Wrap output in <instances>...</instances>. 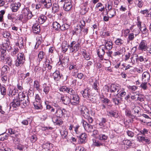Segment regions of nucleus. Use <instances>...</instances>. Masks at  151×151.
Instances as JSON below:
<instances>
[{"instance_id":"nucleus-11","label":"nucleus","mask_w":151,"mask_h":151,"mask_svg":"<svg viewBox=\"0 0 151 151\" xmlns=\"http://www.w3.org/2000/svg\"><path fill=\"white\" fill-rule=\"evenodd\" d=\"M80 111L81 114L84 118H87V117H88L87 116L90 114L88 109L85 106H83L81 107Z\"/></svg>"},{"instance_id":"nucleus-17","label":"nucleus","mask_w":151,"mask_h":151,"mask_svg":"<svg viewBox=\"0 0 151 151\" xmlns=\"http://www.w3.org/2000/svg\"><path fill=\"white\" fill-rule=\"evenodd\" d=\"M87 135L85 133H82L79 136V142L80 144L85 143L86 140Z\"/></svg>"},{"instance_id":"nucleus-15","label":"nucleus","mask_w":151,"mask_h":151,"mask_svg":"<svg viewBox=\"0 0 151 151\" xmlns=\"http://www.w3.org/2000/svg\"><path fill=\"white\" fill-rule=\"evenodd\" d=\"M52 120L55 124L60 126L63 123L62 120L61 119L60 117H56L52 118Z\"/></svg>"},{"instance_id":"nucleus-29","label":"nucleus","mask_w":151,"mask_h":151,"mask_svg":"<svg viewBox=\"0 0 151 151\" xmlns=\"http://www.w3.org/2000/svg\"><path fill=\"white\" fill-rule=\"evenodd\" d=\"M47 19L46 17L44 15H41L38 18V22L40 24L44 23Z\"/></svg>"},{"instance_id":"nucleus-47","label":"nucleus","mask_w":151,"mask_h":151,"mask_svg":"<svg viewBox=\"0 0 151 151\" xmlns=\"http://www.w3.org/2000/svg\"><path fill=\"white\" fill-rule=\"evenodd\" d=\"M124 43V41L120 38H117L115 41V44L117 45H121L123 44Z\"/></svg>"},{"instance_id":"nucleus-59","label":"nucleus","mask_w":151,"mask_h":151,"mask_svg":"<svg viewBox=\"0 0 151 151\" xmlns=\"http://www.w3.org/2000/svg\"><path fill=\"white\" fill-rule=\"evenodd\" d=\"M18 51V48H15L14 50L12 52L11 55L14 57L16 56Z\"/></svg>"},{"instance_id":"nucleus-34","label":"nucleus","mask_w":151,"mask_h":151,"mask_svg":"<svg viewBox=\"0 0 151 151\" xmlns=\"http://www.w3.org/2000/svg\"><path fill=\"white\" fill-rule=\"evenodd\" d=\"M105 51L104 49L100 47L98 50V54L99 58H101L105 54Z\"/></svg>"},{"instance_id":"nucleus-14","label":"nucleus","mask_w":151,"mask_h":151,"mask_svg":"<svg viewBox=\"0 0 151 151\" xmlns=\"http://www.w3.org/2000/svg\"><path fill=\"white\" fill-rule=\"evenodd\" d=\"M20 100L15 99H13V101L11 103L10 105V108L12 107L13 108H17V107L20 106Z\"/></svg>"},{"instance_id":"nucleus-7","label":"nucleus","mask_w":151,"mask_h":151,"mask_svg":"<svg viewBox=\"0 0 151 151\" xmlns=\"http://www.w3.org/2000/svg\"><path fill=\"white\" fill-rule=\"evenodd\" d=\"M147 48L146 41L145 40H142L139 44L138 49L142 51H145Z\"/></svg>"},{"instance_id":"nucleus-43","label":"nucleus","mask_w":151,"mask_h":151,"mask_svg":"<svg viewBox=\"0 0 151 151\" xmlns=\"http://www.w3.org/2000/svg\"><path fill=\"white\" fill-rule=\"evenodd\" d=\"M146 81L142 82L140 85V87L144 90H146L147 88V83Z\"/></svg>"},{"instance_id":"nucleus-1","label":"nucleus","mask_w":151,"mask_h":151,"mask_svg":"<svg viewBox=\"0 0 151 151\" xmlns=\"http://www.w3.org/2000/svg\"><path fill=\"white\" fill-rule=\"evenodd\" d=\"M17 58L15 61V65L17 66H20L24 63L25 57L23 54L19 53L17 55Z\"/></svg>"},{"instance_id":"nucleus-40","label":"nucleus","mask_w":151,"mask_h":151,"mask_svg":"<svg viewBox=\"0 0 151 151\" xmlns=\"http://www.w3.org/2000/svg\"><path fill=\"white\" fill-rule=\"evenodd\" d=\"M8 135V134H7L5 133L0 134V137H1L0 138V140L3 141L5 139H7Z\"/></svg>"},{"instance_id":"nucleus-27","label":"nucleus","mask_w":151,"mask_h":151,"mask_svg":"<svg viewBox=\"0 0 151 151\" xmlns=\"http://www.w3.org/2000/svg\"><path fill=\"white\" fill-rule=\"evenodd\" d=\"M113 44L112 41H105V47L108 50H110L112 48Z\"/></svg>"},{"instance_id":"nucleus-8","label":"nucleus","mask_w":151,"mask_h":151,"mask_svg":"<svg viewBox=\"0 0 151 151\" xmlns=\"http://www.w3.org/2000/svg\"><path fill=\"white\" fill-rule=\"evenodd\" d=\"M70 103L73 105H76L79 103V97L77 95L74 94L71 97Z\"/></svg>"},{"instance_id":"nucleus-41","label":"nucleus","mask_w":151,"mask_h":151,"mask_svg":"<svg viewBox=\"0 0 151 151\" xmlns=\"http://www.w3.org/2000/svg\"><path fill=\"white\" fill-rule=\"evenodd\" d=\"M18 90L15 88H14L13 89L10 90L9 91V95L11 96H14L17 94L18 93Z\"/></svg>"},{"instance_id":"nucleus-49","label":"nucleus","mask_w":151,"mask_h":151,"mask_svg":"<svg viewBox=\"0 0 151 151\" xmlns=\"http://www.w3.org/2000/svg\"><path fill=\"white\" fill-rule=\"evenodd\" d=\"M141 14H142L145 16L148 17L149 15L151 14H150V13H149V11L147 9H145V10L141 11L140 12Z\"/></svg>"},{"instance_id":"nucleus-64","label":"nucleus","mask_w":151,"mask_h":151,"mask_svg":"<svg viewBox=\"0 0 151 151\" xmlns=\"http://www.w3.org/2000/svg\"><path fill=\"white\" fill-rule=\"evenodd\" d=\"M125 113L126 115L130 117H133V114H131V111L129 110L126 109L125 111Z\"/></svg>"},{"instance_id":"nucleus-48","label":"nucleus","mask_w":151,"mask_h":151,"mask_svg":"<svg viewBox=\"0 0 151 151\" xmlns=\"http://www.w3.org/2000/svg\"><path fill=\"white\" fill-rule=\"evenodd\" d=\"M1 79L3 82L5 83L7 80V77L6 74L4 73H1Z\"/></svg>"},{"instance_id":"nucleus-62","label":"nucleus","mask_w":151,"mask_h":151,"mask_svg":"<svg viewBox=\"0 0 151 151\" xmlns=\"http://www.w3.org/2000/svg\"><path fill=\"white\" fill-rule=\"evenodd\" d=\"M127 134L128 136L130 137H132L134 135V133L132 132L129 130L126 131Z\"/></svg>"},{"instance_id":"nucleus-37","label":"nucleus","mask_w":151,"mask_h":151,"mask_svg":"<svg viewBox=\"0 0 151 151\" xmlns=\"http://www.w3.org/2000/svg\"><path fill=\"white\" fill-rule=\"evenodd\" d=\"M60 25L56 22H54L52 24L53 28L57 30H59Z\"/></svg>"},{"instance_id":"nucleus-57","label":"nucleus","mask_w":151,"mask_h":151,"mask_svg":"<svg viewBox=\"0 0 151 151\" xmlns=\"http://www.w3.org/2000/svg\"><path fill=\"white\" fill-rule=\"evenodd\" d=\"M5 12L4 10H1L0 11V22H2L3 21V15Z\"/></svg>"},{"instance_id":"nucleus-9","label":"nucleus","mask_w":151,"mask_h":151,"mask_svg":"<svg viewBox=\"0 0 151 151\" xmlns=\"http://www.w3.org/2000/svg\"><path fill=\"white\" fill-rule=\"evenodd\" d=\"M51 112L54 113L57 117H61L63 116L62 109L61 107L56 109H52L51 110Z\"/></svg>"},{"instance_id":"nucleus-58","label":"nucleus","mask_w":151,"mask_h":151,"mask_svg":"<svg viewBox=\"0 0 151 151\" xmlns=\"http://www.w3.org/2000/svg\"><path fill=\"white\" fill-rule=\"evenodd\" d=\"M6 63L8 64L9 66H11L12 64V59L8 57L6 58Z\"/></svg>"},{"instance_id":"nucleus-54","label":"nucleus","mask_w":151,"mask_h":151,"mask_svg":"<svg viewBox=\"0 0 151 151\" xmlns=\"http://www.w3.org/2000/svg\"><path fill=\"white\" fill-rule=\"evenodd\" d=\"M51 145H52L51 144L48 142H46L43 144V147L45 149L48 150L50 149Z\"/></svg>"},{"instance_id":"nucleus-22","label":"nucleus","mask_w":151,"mask_h":151,"mask_svg":"<svg viewBox=\"0 0 151 151\" xmlns=\"http://www.w3.org/2000/svg\"><path fill=\"white\" fill-rule=\"evenodd\" d=\"M140 108L139 106H135L132 110L133 116L134 117L139 116V112Z\"/></svg>"},{"instance_id":"nucleus-18","label":"nucleus","mask_w":151,"mask_h":151,"mask_svg":"<svg viewBox=\"0 0 151 151\" xmlns=\"http://www.w3.org/2000/svg\"><path fill=\"white\" fill-rule=\"evenodd\" d=\"M11 6L12 12H16L17 11L19 8L20 7L21 4L19 2L15 4L13 3V4H11Z\"/></svg>"},{"instance_id":"nucleus-30","label":"nucleus","mask_w":151,"mask_h":151,"mask_svg":"<svg viewBox=\"0 0 151 151\" xmlns=\"http://www.w3.org/2000/svg\"><path fill=\"white\" fill-rule=\"evenodd\" d=\"M3 48L6 50H7L11 49V47L10 45V43L9 40H6V43L3 44Z\"/></svg>"},{"instance_id":"nucleus-5","label":"nucleus","mask_w":151,"mask_h":151,"mask_svg":"<svg viewBox=\"0 0 151 151\" xmlns=\"http://www.w3.org/2000/svg\"><path fill=\"white\" fill-rule=\"evenodd\" d=\"M81 123L86 131L88 132H92L93 131V126L88 124L86 122L83 120L81 121Z\"/></svg>"},{"instance_id":"nucleus-42","label":"nucleus","mask_w":151,"mask_h":151,"mask_svg":"<svg viewBox=\"0 0 151 151\" xmlns=\"http://www.w3.org/2000/svg\"><path fill=\"white\" fill-rule=\"evenodd\" d=\"M2 35L4 38H6L7 40H9L8 38L11 36L9 32L7 31L4 32L2 33Z\"/></svg>"},{"instance_id":"nucleus-12","label":"nucleus","mask_w":151,"mask_h":151,"mask_svg":"<svg viewBox=\"0 0 151 151\" xmlns=\"http://www.w3.org/2000/svg\"><path fill=\"white\" fill-rule=\"evenodd\" d=\"M83 96L86 99H88L91 98L90 96V91L88 88L85 89L83 91H81Z\"/></svg>"},{"instance_id":"nucleus-6","label":"nucleus","mask_w":151,"mask_h":151,"mask_svg":"<svg viewBox=\"0 0 151 151\" xmlns=\"http://www.w3.org/2000/svg\"><path fill=\"white\" fill-rule=\"evenodd\" d=\"M120 87L118 85H116L115 84H111L110 88V91L111 93H114L115 92L117 91V93L116 94V96L119 93V89Z\"/></svg>"},{"instance_id":"nucleus-31","label":"nucleus","mask_w":151,"mask_h":151,"mask_svg":"<svg viewBox=\"0 0 151 151\" xmlns=\"http://www.w3.org/2000/svg\"><path fill=\"white\" fill-rule=\"evenodd\" d=\"M60 133L63 139H67L68 134V132L66 129L60 131Z\"/></svg>"},{"instance_id":"nucleus-53","label":"nucleus","mask_w":151,"mask_h":151,"mask_svg":"<svg viewBox=\"0 0 151 151\" xmlns=\"http://www.w3.org/2000/svg\"><path fill=\"white\" fill-rule=\"evenodd\" d=\"M34 88H36V90L39 91L40 89V85L38 82L37 81H35L34 82Z\"/></svg>"},{"instance_id":"nucleus-3","label":"nucleus","mask_w":151,"mask_h":151,"mask_svg":"<svg viewBox=\"0 0 151 151\" xmlns=\"http://www.w3.org/2000/svg\"><path fill=\"white\" fill-rule=\"evenodd\" d=\"M69 47L71 52L75 53L79 49L78 43H76L75 41H73L69 45Z\"/></svg>"},{"instance_id":"nucleus-26","label":"nucleus","mask_w":151,"mask_h":151,"mask_svg":"<svg viewBox=\"0 0 151 151\" xmlns=\"http://www.w3.org/2000/svg\"><path fill=\"white\" fill-rule=\"evenodd\" d=\"M32 29L34 32L36 34H38L40 32V26L38 24H34Z\"/></svg>"},{"instance_id":"nucleus-46","label":"nucleus","mask_w":151,"mask_h":151,"mask_svg":"<svg viewBox=\"0 0 151 151\" xmlns=\"http://www.w3.org/2000/svg\"><path fill=\"white\" fill-rule=\"evenodd\" d=\"M69 26L67 24H63L62 26H60V30L64 31L68 29Z\"/></svg>"},{"instance_id":"nucleus-16","label":"nucleus","mask_w":151,"mask_h":151,"mask_svg":"<svg viewBox=\"0 0 151 151\" xmlns=\"http://www.w3.org/2000/svg\"><path fill=\"white\" fill-rule=\"evenodd\" d=\"M142 80L144 81L149 82L150 78V75L149 73L147 71L143 72L142 74Z\"/></svg>"},{"instance_id":"nucleus-44","label":"nucleus","mask_w":151,"mask_h":151,"mask_svg":"<svg viewBox=\"0 0 151 151\" xmlns=\"http://www.w3.org/2000/svg\"><path fill=\"white\" fill-rule=\"evenodd\" d=\"M68 60V58L64 57L62 59V60H60V58L59 61L60 62V64L63 65V64H64V65H65V64H67Z\"/></svg>"},{"instance_id":"nucleus-56","label":"nucleus","mask_w":151,"mask_h":151,"mask_svg":"<svg viewBox=\"0 0 151 151\" xmlns=\"http://www.w3.org/2000/svg\"><path fill=\"white\" fill-rule=\"evenodd\" d=\"M133 33H134V35L135 37L138 35L140 33L139 29L138 28H136L134 29L132 31Z\"/></svg>"},{"instance_id":"nucleus-39","label":"nucleus","mask_w":151,"mask_h":151,"mask_svg":"<svg viewBox=\"0 0 151 151\" xmlns=\"http://www.w3.org/2000/svg\"><path fill=\"white\" fill-rule=\"evenodd\" d=\"M59 6L57 4H54L52 7V10L55 12H56L59 11Z\"/></svg>"},{"instance_id":"nucleus-24","label":"nucleus","mask_w":151,"mask_h":151,"mask_svg":"<svg viewBox=\"0 0 151 151\" xmlns=\"http://www.w3.org/2000/svg\"><path fill=\"white\" fill-rule=\"evenodd\" d=\"M108 115L111 117L118 118L119 116L118 112L117 111H111L109 112Z\"/></svg>"},{"instance_id":"nucleus-38","label":"nucleus","mask_w":151,"mask_h":151,"mask_svg":"<svg viewBox=\"0 0 151 151\" xmlns=\"http://www.w3.org/2000/svg\"><path fill=\"white\" fill-rule=\"evenodd\" d=\"M122 145H127L128 146H132V143L131 141L128 140H124L122 142Z\"/></svg>"},{"instance_id":"nucleus-63","label":"nucleus","mask_w":151,"mask_h":151,"mask_svg":"<svg viewBox=\"0 0 151 151\" xmlns=\"http://www.w3.org/2000/svg\"><path fill=\"white\" fill-rule=\"evenodd\" d=\"M107 136L105 134H102L99 135V139L102 140H105L107 139Z\"/></svg>"},{"instance_id":"nucleus-20","label":"nucleus","mask_w":151,"mask_h":151,"mask_svg":"<svg viewBox=\"0 0 151 151\" xmlns=\"http://www.w3.org/2000/svg\"><path fill=\"white\" fill-rule=\"evenodd\" d=\"M61 99L63 103L65 105H68L70 103V99L67 96H63L61 97Z\"/></svg>"},{"instance_id":"nucleus-61","label":"nucleus","mask_w":151,"mask_h":151,"mask_svg":"<svg viewBox=\"0 0 151 151\" xmlns=\"http://www.w3.org/2000/svg\"><path fill=\"white\" fill-rule=\"evenodd\" d=\"M25 95L24 93H23L22 92H20L18 94V98L19 100H21V99H23L25 98Z\"/></svg>"},{"instance_id":"nucleus-51","label":"nucleus","mask_w":151,"mask_h":151,"mask_svg":"<svg viewBox=\"0 0 151 151\" xmlns=\"http://www.w3.org/2000/svg\"><path fill=\"white\" fill-rule=\"evenodd\" d=\"M10 68L7 65H4L1 68V71L3 73L7 72L8 71H9Z\"/></svg>"},{"instance_id":"nucleus-52","label":"nucleus","mask_w":151,"mask_h":151,"mask_svg":"<svg viewBox=\"0 0 151 151\" xmlns=\"http://www.w3.org/2000/svg\"><path fill=\"white\" fill-rule=\"evenodd\" d=\"M0 91L1 92V93L2 95L3 96H4L6 94V90L5 87L3 86H1L0 87Z\"/></svg>"},{"instance_id":"nucleus-2","label":"nucleus","mask_w":151,"mask_h":151,"mask_svg":"<svg viewBox=\"0 0 151 151\" xmlns=\"http://www.w3.org/2000/svg\"><path fill=\"white\" fill-rule=\"evenodd\" d=\"M61 2H63V9L65 11H69L72 7L71 0H61Z\"/></svg>"},{"instance_id":"nucleus-13","label":"nucleus","mask_w":151,"mask_h":151,"mask_svg":"<svg viewBox=\"0 0 151 151\" xmlns=\"http://www.w3.org/2000/svg\"><path fill=\"white\" fill-rule=\"evenodd\" d=\"M28 96H27L26 98L27 100L25 99L22 100V99L20 100V106L23 108H24L26 106H28L29 103V100H28Z\"/></svg>"},{"instance_id":"nucleus-36","label":"nucleus","mask_w":151,"mask_h":151,"mask_svg":"<svg viewBox=\"0 0 151 151\" xmlns=\"http://www.w3.org/2000/svg\"><path fill=\"white\" fill-rule=\"evenodd\" d=\"M34 105L35 108L37 109H41L42 108L41 105V102H35Z\"/></svg>"},{"instance_id":"nucleus-28","label":"nucleus","mask_w":151,"mask_h":151,"mask_svg":"<svg viewBox=\"0 0 151 151\" xmlns=\"http://www.w3.org/2000/svg\"><path fill=\"white\" fill-rule=\"evenodd\" d=\"M125 51V48L124 47L121 48L118 51L114 53V56H119L123 54Z\"/></svg>"},{"instance_id":"nucleus-25","label":"nucleus","mask_w":151,"mask_h":151,"mask_svg":"<svg viewBox=\"0 0 151 151\" xmlns=\"http://www.w3.org/2000/svg\"><path fill=\"white\" fill-rule=\"evenodd\" d=\"M92 81H93V88L96 90L97 92H98V90L99 89V83L98 80L96 79H94L93 80V79H91Z\"/></svg>"},{"instance_id":"nucleus-33","label":"nucleus","mask_w":151,"mask_h":151,"mask_svg":"<svg viewBox=\"0 0 151 151\" xmlns=\"http://www.w3.org/2000/svg\"><path fill=\"white\" fill-rule=\"evenodd\" d=\"M139 30L143 34L145 35V36L148 35V30L145 24L144 27H140Z\"/></svg>"},{"instance_id":"nucleus-55","label":"nucleus","mask_w":151,"mask_h":151,"mask_svg":"<svg viewBox=\"0 0 151 151\" xmlns=\"http://www.w3.org/2000/svg\"><path fill=\"white\" fill-rule=\"evenodd\" d=\"M52 62V61L51 62H50V60L48 59L46 60L45 64L46 65H47V68L49 70H51L52 68V66L50 65Z\"/></svg>"},{"instance_id":"nucleus-4","label":"nucleus","mask_w":151,"mask_h":151,"mask_svg":"<svg viewBox=\"0 0 151 151\" xmlns=\"http://www.w3.org/2000/svg\"><path fill=\"white\" fill-rule=\"evenodd\" d=\"M60 91L65 92L67 93L72 96L75 94V91L72 88L63 86L60 88Z\"/></svg>"},{"instance_id":"nucleus-19","label":"nucleus","mask_w":151,"mask_h":151,"mask_svg":"<svg viewBox=\"0 0 151 151\" xmlns=\"http://www.w3.org/2000/svg\"><path fill=\"white\" fill-rule=\"evenodd\" d=\"M131 63L132 65L137 63L138 60V56L136 54H133L131 55Z\"/></svg>"},{"instance_id":"nucleus-50","label":"nucleus","mask_w":151,"mask_h":151,"mask_svg":"<svg viewBox=\"0 0 151 151\" xmlns=\"http://www.w3.org/2000/svg\"><path fill=\"white\" fill-rule=\"evenodd\" d=\"M8 132L9 134L10 135H16L17 133V132L15 130L13 129L10 128L8 129Z\"/></svg>"},{"instance_id":"nucleus-32","label":"nucleus","mask_w":151,"mask_h":151,"mask_svg":"<svg viewBox=\"0 0 151 151\" xmlns=\"http://www.w3.org/2000/svg\"><path fill=\"white\" fill-rule=\"evenodd\" d=\"M116 10L114 8L113 9L108 10L107 11V13L109 14L110 17H113L115 16L116 14Z\"/></svg>"},{"instance_id":"nucleus-21","label":"nucleus","mask_w":151,"mask_h":151,"mask_svg":"<svg viewBox=\"0 0 151 151\" xmlns=\"http://www.w3.org/2000/svg\"><path fill=\"white\" fill-rule=\"evenodd\" d=\"M54 80L56 81H59L61 78V75L59 71L56 70L53 74Z\"/></svg>"},{"instance_id":"nucleus-10","label":"nucleus","mask_w":151,"mask_h":151,"mask_svg":"<svg viewBox=\"0 0 151 151\" xmlns=\"http://www.w3.org/2000/svg\"><path fill=\"white\" fill-rule=\"evenodd\" d=\"M40 2L42 5L47 9L50 7L52 5L51 0H41Z\"/></svg>"},{"instance_id":"nucleus-35","label":"nucleus","mask_w":151,"mask_h":151,"mask_svg":"<svg viewBox=\"0 0 151 151\" xmlns=\"http://www.w3.org/2000/svg\"><path fill=\"white\" fill-rule=\"evenodd\" d=\"M43 86V91L45 94L48 93L50 89V87L49 86L47 85L46 84H44Z\"/></svg>"},{"instance_id":"nucleus-45","label":"nucleus","mask_w":151,"mask_h":151,"mask_svg":"<svg viewBox=\"0 0 151 151\" xmlns=\"http://www.w3.org/2000/svg\"><path fill=\"white\" fill-rule=\"evenodd\" d=\"M45 55V53L43 51H40L38 55V59L39 61H41L44 58V56Z\"/></svg>"},{"instance_id":"nucleus-60","label":"nucleus","mask_w":151,"mask_h":151,"mask_svg":"<svg viewBox=\"0 0 151 151\" xmlns=\"http://www.w3.org/2000/svg\"><path fill=\"white\" fill-rule=\"evenodd\" d=\"M134 33H131L129 34L128 36V39L130 41L133 40L134 38Z\"/></svg>"},{"instance_id":"nucleus-23","label":"nucleus","mask_w":151,"mask_h":151,"mask_svg":"<svg viewBox=\"0 0 151 151\" xmlns=\"http://www.w3.org/2000/svg\"><path fill=\"white\" fill-rule=\"evenodd\" d=\"M137 139L139 142L145 141L148 144L150 143V139H147V137H144L139 136L137 137Z\"/></svg>"}]
</instances>
